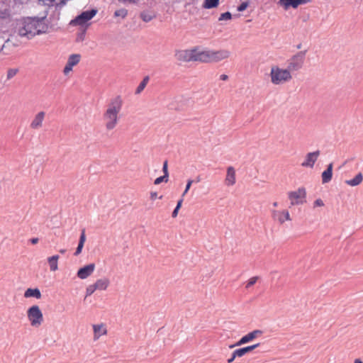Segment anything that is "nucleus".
Returning <instances> with one entry per match:
<instances>
[{
  "label": "nucleus",
  "instance_id": "obj_30",
  "mask_svg": "<svg viewBox=\"0 0 363 363\" xmlns=\"http://www.w3.org/2000/svg\"><path fill=\"white\" fill-rule=\"evenodd\" d=\"M258 279V277H251L247 281V284H246V286L245 287L247 289H249L250 288L251 286H252L254 284H255V283L257 282Z\"/></svg>",
  "mask_w": 363,
  "mask_h": 363
},
{
  "label": "nucleus",
  "instance_id": "obj_19",
  "mask_svg": "<svg viewBox=\"0 0 363 363\" xmlns=\"http://www.w3.org/2000/svg\"><path fill=\"white\" fill-rule=\"evenodd\" d=\"M94 269L95 264L94 263L87 264L78 270L77 277L81 279H85L92 274Z\"/></svg>",
  "mask_w": 363,
  "mask_h": 363
},
{
  "label": "nucleus",
  "instance_id": "obj_49",
  "mask_svg": "<svg viewBox=\"0 0 363 363\" xmlns=\"http://www.w3.org/2000/svg\"><path fill=\"white\" fill-rule=\"evenodd\" d=\"M353 363H363L361 359L357 358L354 360Z\"/></svg>",
  "mask_w": 363,
  "mask_h": 363
},
{
  "label": "nucleus",
  "instance_id": "obj_25",
  "mask_svg": "<svg viewBox=\"0 0 363 363\" xmlns=\"http://www.w3.org/2000/svg\"><path fill=\"white\" fill-rule=\"evenodd\" d=\"M85 241H86L85 230H83L81 233V235L79 238V242L78 246L77 247V250L74 252V255H78L82 252Z\"/></svg>",
  "mask_w": 363,
  "mask_h": 363
},
{
  "label": "nucleus",
  "instance_id": "obj_31",
  "mask_svg": "<svg viewBox=\"0 0 363 363\" xmlns=\"http://www.w3.org/2000/svg\"><path fill=\"white\" fill-rule=\"evenodd\" d=\"M168 182V177L167 175H163L162 177H157L155 181H154V184L155 185H158L160 184V183L162 182Z\"/></svg>",
  "mask_w": 363,
  "mask_h": 363
},
{
  "label": "nucleus",
  "instance_id": "obj_28",
  "mask_svg": "<svg viewBox=\"0 0 363 363\" xmlns=\"http://www.w3.org/2000/svg\"><path fill=\"white\" fill-rule=\"evenodd\" d=\"M97 290L95 284L89 285L86 289V296L92 295Z\"/></svg>",
  "mask_w": 363,
  "mask_h": 363
},
{
  "label": "nucleus",
  "instance_id": "obj_47",
  "mask_svg": "<svg viewBox=\"0 0 363 363\" xmlns=\"http://www.w3.org/2000/svg\"><path fill=\"white\" fill-rule=\"evenodd\" d=\"M157 194L156 192H152L150 194V197L152 199H154L155 198L157 197Z\"/></svg>",
  "mask_w": 363,
  "mask_h": 363
},
{
  "label": "nucleus",
  "instance_id": "obj_40",
  "mask_svg": "<svg viewBox=\"0 0 363 363\" xmlns=\"http://www.w3.org/2000/svg\"><path fill=\"white\" fill-rule=\"evenodd\" d=\"M162 170L164 172V175H167L169 177L168 170H167V162L165 161L163 164Z\"/></svg>",
  "mask_w": 363,
  "mask_h": 363
},
{
  "label": "nucleus",
  "instance_id": "obj_6",
  "mask_svg": "<svg viewBox=\"0 0 363 363\" xmlns=\"http://www.w3.org/2000/svg\"><path fill=\"white\" fill-rule=\"evenodd\" d=\"M306 51H301L293 55L288 61L287 69L289 72L299 70L304 63Z\"/></svg>",
  "mask_w": 363,
  "mask_h": 363
},
{
  "label": "nucleus",
  "instance_id": "obj_52",
  "mask_svg": "<svg viewBox=\"0 0 363 363\" xmlns=\"http://www.w3.org/2000/svg\"><path fill=\"white\" fill-rule=\"evenodd\" d=\"M200 181H201V179H200V177H198L196 178V182H199Z\"/></svg>",
  "mask_w": 363,
  "mask_h": 363
},
{
  "label": "nucleus",
  "instance_id": "obj_17",
  "mask_svg": "<svg viewBox=\"0 0 363 363\" xmlns=\"http://www.w3.org/2000/svg\"><path fill=\"white\" fill-rule=\"evenodd\" d=\"M320 154V152L319 150L308 153L306 155L304 161L301 163V166L303 167L313 168Z\"/></svg>",
  "mask_w": 363,
  "mask_h": 363
},
{
  "label": "nucleus",
  "instance_id": "obj_41",
  "mask_svg": "<svg viewBox=\"0 0 363 363\" xmlns=\"http://www.w3.org/2000/svg\"><path fill=\"white\" fill-rule=\"evenodd\" d=\"M6 43H8V41H4V39L0 38V52L3 50Z\"/></svg>",
  "mask_w": 363,
  "mask_h": 363
},
{
  "label": "nucleus",
  "instance_id": "obj_12",
  "mask_svg": "<svg viewBox=\"0 0 363 363\" xmlns=\"http://www.w3.org/2000/svg\"><path fill=\"white\" fill-rule=\"evenodd\" d=\"M236 170L233 166H228L226 168V174L223 181L224 185L230 187L236 184Z\"/></svg>",
  "mask_w": 363,
  "mask_h": 363
},
{
  "label": "nucleus",
  "instance_id": "obj_22",
  "mask_svg": "<svg viewBox=\"0 0 363 363\" xmlns=\"http://www.w3.org/2000/svg\"><path fill=\"white\" fill-rule=\"evenodd\" d=\"M24 297L25 298L34 297L37 299H40L41 298V293H40V291L37 288H35V289L29 288V289H26V291H25Z\"/></svg>",
  "mask_w": 363,
  "mask_h": 363
},
{
  "label": "nucleus",
  "instance_id": "obj_42",
  "mask_svg": "<svg viewBox=\"0 0 363 363\" xmlns=\"http://www.w3.org/2000/svg\"><path fill=\"white\" fill-rule=\"evenodd\" d=\"M179 210V209H177V208H174V210L173 211L172 214V216L173 218H176L177 216Z\"/></svg>",
  "mask_w": 363,
  "mask_h": 363
},
{
  "label": "nucleus",
  "instance_id": "obj_14",
  "mask_svg": "<svg viewBox=\"0 0 363 363\" xmlns=\"http://www.w3.org/2000/svg\"><path fill=\"white\" fill-rule=\"evenodd\" d=\"M174 56L176 60L181 62H193V49L178 50Z\"/></svg>",
  "mask_w": 363,
  "mask_h": 363
},
{
  "label": "nucleus",
  "instance_id": "obj_27",
  "mask_svg": "<svg viewBox=\"0 0 363 363\" xmlns=\"http://www.w3.org/2000/svg\"><path fill=\"white\" fill-rule=\"evenodd\" d=\"M148 81H149V77H145L143 79V81L140 83V84L138 85V86L137 87V89L135 90V94H139L140 93H141L144 90V89L145 88V86L147 84Z\"/></svg>",
  "mask_w": 363,
  "mask_h": 363
},
{
  "label": "nucleus",
  "instance_id": "obj_7",
  "mask_svg": "<svg viewBox=\"0 0 363 363\" xmlns=\"http://www.w3.org/2000/svg\"><path fill=\"white\" fill-rule=\"evenodd\" d=\"M288 197L291 206L302 204L306 201V189L304 187H301L296 191H290L288 193Z\"/></svg>",
  "mask_w": 363,
  "mask_h": 363
},
{
  "label": "nucleus",
  "instance_id": "obj_45",
  "mask_svg": "<svg viewBox=\"0 0 363 363\" xmlns=\"http://www.w3.org/2000/svg\"><path fill=\"white\" fill-rule=\"evenodd\" d=\"M119 1H121L124 4L125 3H135L137 0H118Z\"/></svg>",
  "mask_w": 363,
  "mask_h": 363
},
{
  "label": "nucleus",
  "instance_id": "obj_26",
  "mask_svg": "<svg viewBox=\"0 0 363 363\" xmlns=\"http://www.w3.org/2000/svg\"><path fill=\"white\" fill-rule=\"evenodd\" d=\"M220 0H205L203 4L204 9H213L218 6Z\"/></svg>",
  "mask_w": 363,
  "mask_h": 363
},
{
  "label": "nucleus",
  "instance_id": "obj_11",
  "mask_svg": "<svg viewBox=\"0 0 363 363\" xmlns=\"http://www.w3.org/2000/svg\"><path fill=\"white\" fill-rule=\"evenodd\" d=\"M262 334L263 332L262 330H255L242 337L241 339L235 345H230V348H233L235 346H240L248 343L255 340V338L260 337Z\"/></svg>",
  "mask_w": 363,
  "mask_h": 363
},
{
  "label": "nucleus",
  "instance_id": "obj_15",
  "mask_svg": "<svg viewBox=\"0 0 363 363\" xmlns=\"http://www.w3.org/2000/svg\"><path fill=\"white\" fill-rule=\"evenodd\" d=\"M308 2H310V0H279L278 4L284 10H288L289 8L296 9L298 6L308 4Z\"/></svg>",
  "mask_w": 363,
  "mask_h": 363
},
{
  "label": "nucleus",
  "instance_id": "obj_23",
  "mask_svg": "<svg viewBox=\"0 0 363 363\" xmlns=\"http://www.w3.org/2000/svg\"><path fill=\"white\" fill-rule=\"evenodd\" d=\"M59 255H53L48 258V262L50 265V269L52 272H55L58 269V259Z\"/></svg>",
  "mask_w": 363,
  "mask_h": 363
},
{
  "label": "nucleus",
  "instance_id": "obj_18",
  "mask_svg": "<svg viewBox=\"0 0 363 363\" xmlns=\"http://www.w3.org/2000/svg\"><path fill=\"white\" fill-rule=\"evenodd\" d=\"M92 328L94 332V340H97L101 336L107 335L108 330L105 323L94 324Z\"/></svg>",
  "mask_w": 363,
  "mask_h": 363
},
{
  "label": "nucleus",
  "instance_id": "obj_51",
  "mask_svg": "<svg viewBox=\"0 0 363 363\" xmlns=\"http://www.w3.org/2000/svg\"><path fill=\"white\" fill-rule=\"evenodd\" d=\"M66 252V250H60V252L64 254Z\"/></svg>",
  "mask_w": 363,
  "mask_h": 363
},
{
  "label": "nucleus",
  "instance_id": "obj_35",
  "mask_svg": "<svg viewBox=\"0 0 363 363\" xmlns=\"http://www.w3.org/2000/svg\"><path fill=\"white\" fill-rule=\"evenodd\" d=\"M233 352H234V357H241L245 354L244 350L242 348L235 350V351H233Z\"/></svg>",
  "mask_w": 363,
  "mask_h": 363
},
{
  "label": "nucleus",
  "instance_id": "obj_34",
  "mask_svg": "<svg viewBox=\"0 0 363 363\" xmlns=\"http://www.w3.org/2000/svg\"><path fill=\"white\" fill-rule=\"evenodd\" d=\"M259 346V343H257V344H255L253 345L242 347V349L244 350L245 354H247V353L252 351L253 350H255V348H257Z\"/></svg>",
  "mask_w": 363,
  "mask_h": 363
},
{
  "label": "nucleus",
  "instance_id": "obj_36",
  "mask_svg": "<svg viewBox=\"0 0 363 363\" xmlns=\"http://www.w3.org/2000/svg\"><path fill=\"white\" fill-rule=\"evenodd\" d=\"M17 72H18V70L16 69H9L8 72H7V78L8 79H11L12 77L16 76Z\"/></svg>",
  "mask_w": 363,
  "mask_h": 363
},
{
  "label": "nucleus",
  "instance_id": "obj_20",
  "mask_svg": "<svg viewBox=\"0 0 363 363\" xmlns=\"http://www.w3.org/2000/svg\"><path fill=\"white\" fill-rule=\"evenodd\" d=\"M97 290L106 291L110 286V280L106 277L97 279L94 282Z\"/></svg>",
  "mask_w": 363,
  "mask_h": 363
},
{
  "label": "nucleus",
  "instance_id": "obj_5",
  "mask_svg": "<svg viewBox=\"0 0 363 363\" xmlns=\"http://www.w3.org/2000/svg\"><path fill=\"white\" fill-rule=\"evenodd\" d=\"M97 13L96 9L83 11L81 14L72 19L69 25L72 26H80L86 28L89 24L88 22Z\"/></svg>",
  "mask_w": 363,
  "mask_h": 363
},
{
  "label": "nucleus",
  "instance_id": "obj_4",
  "mask_svg": "<svg viewBox=\"0 0 363 363\" xmlns=\"http://www.w3.org/2000/svg\"><path fill=\"white\" fill-rule=\"evenodd\" d=\"M27 318L33 328H39L44 321L43 314L38 305H33L26 311Z\"/></svg>",
  "mask_w": 363,
  "mask_h": 363
},
{
  "label": "nucleus",
  "instance_id": "obj_50",
  "mask_svg": "<svg viewBox=\"0 0 363 363\" xmlns=\"http://www.w3.org/2000/svg\"><path fill=\"white\" fill-rule=\"evenodd\" d=\"M272 205H273L274 207H277L278 206V203L277 201H275V202H274L272 203Z\"/></svg>",
  "mask_w": 363,
  "mask_h": 363
},
{
  "label": "nucleus",
  "instance_id": "obj_10",
  "mask_svg": "<svg viewBox=\"0 0 363 363\" xmlns=\"http://www.w3.org/2000/svg\"><path fill=\"white\" fill-rule=\"evenodd\" d=\"M82 56L80 54H72L68 57L67 63L63 69V74L68 76L72 71L73 67L77 66L81 61Z\"/></svg>",
  "mask_w": 363,
  "mask_h": 363
},
{
  "label": "nucleus",
  "instance_id": "obj_38",
  "mask_svg": "<svg viewBox=\"0 0 363 363\" xmlns=\"http://www.w3.org/2000/svg\"><path fill=\"white\" fill-rule=\"evenodd\" d=\"M249 6L248 2L245 1L240 4V5L238 7L237 10L238 11H245Z\"/></svg>",
  "mask_w": 363,
  "mask_h": 363
},
{
  "label": "nucleus",
  "instance_id": "obj_33",
  "mask_svg": "<svg viewBox=\"0 0 363 363\" xmlns=\"http://www.w3.org/2000/svg\"><path fill=\"white\" fill-rule=\"evenodd\" d=\"M140 17L145 22H149L153 18V16L152 15L145 12L140 14Z\"/></svg>",
  "mask_w": 363,
  "mask_h": 363
},
{
  "label": "nucleus",
  "instance_id": "obj_46",
  "mask_svg": "<svg viewBox=\"0 0 363 363\" xmlns=\"http://www.w3.org/2000/svg\"><path fill=\"white\" fill-rule=\"evenodd\" d=\"M182 202H183V199H181L180 200L178 201L177 206H176V208L177 209H179L181 208V206L182 205Z\"/></svg>",
  "mask_w": 363,
  "mask_h": 363
},
{
  "label": "nucleus",
  "instance_id": "obj_13",
  "mask_svg": "<svg viewBox=\"0 0 363 363\" xmlns=\"http://www.w3.org/2000/svg\"><path fill=\"white\" fill-rule=\"evenodd\" d=\"M193 49V62L208 63V50H202L199 47Z\"/></svg>",
  "mask_w": 363,
  "mask_h": 363
},
{
  "label": "nucleus",
  "instance_id": "obj_37",
  "mask_svg": "<svg viewBox=\"0 0 363 363\" xmlns=\"http://www.w3.org/2000/svg\"><path fill=\"white\" fill-rule=\"evenodd\" d=\"M192 183H193V180H191V179H189L187 181V183H186V188H185V189H184V192L182 194V196H184L187 194V192L189 191V190L191 188V186Z\"/></svg>",
  "mask_w": 363,
  "mask_h": 363
},
{
  "label": "nucleus",
  "instance_id": "obj_1",
  "mask_svg": "<svg viewBox=\"0 0 363 363\" xmlns=\"http://www.w3.org/2000/svg\"><path fill=\"white\" fill-rule=\"evenodd\" d=\"M16 29L19 36L30 40L48 33L49 26L44 18L24 17L17 21Z\"/></svg>",
  "mask_w": 363,
  "mask_h": 363
},
{
  "label": "nucleus",
  "instance_id": "obj_21",
  "mask_svg": "<svg viewBox=\"0 0 363 363\" xmlns=\"http://www.w3.org/2000/svg\"><path fill=\"white\" fill-rule=\"evenodd\" d=\"M333 163H330L328 165L327 169L322 173V182L323 184L328 183L333 177Z\"/></svg>",
  "mask_w": 363,
  "mask_h": 363
},
{
  "label": "nucleus",
  "instance_id": "obj_3",
  "mask_svg": "<svg viewBox=\"0 0 363 363\" xmlns=\"http://www.w3.org/2000/svg\"><path fill=\"white\" fill-rule=\"evenodd\" d=\"M270 82L274 85H283L289 82L293 76L289 69L277 65L272 66L269 72Z\"/></svg>",
  "mask_w": 363,
  "mask_h": 363
},
{
  "label": "nucleus",
  "instance_id": "obj_2",
  "mask_svg": "<svg viewBox=\"0 0 363 363\" xmlns=\"http://www.w3.org/2000/svg\"><path fill=\"white\" fill-rule=\"evenodd\" d=\"M123 103L121 97L118 96L112 99L108 104L102 116L104 125L106 130H112L117 126Z\"/></svg>",
  "mask_w": 363,
  "mask_h": 363
},
{
  "label": "nucleus",
  "instance_id": "obj_16",
  "mask_svg": "<svg viewBox=\"0 0 363 363\" xmlns=\"http://www.w3.org/2000/svg\"><path fill=\"white\" fill-rule=\"evenodd\" d=\"M45 118V111H39L37 113L33 118L32 119L30 123V128L32 130H38L41 128L43 125V122Z\"/></svg>",
  "mask_w": 363,
  "mask_h": 363
},
{
  "label": "nucleus",
  "instance_id": "obj_44",
  "mask_svg": "<svg viewBox=\"0 0 363 363\" xmlns=\"http://www.w3.org/2000/svg\"><path fill=\"white\" fill-rule=\"evenodd\" d=\"M38 238H33L32 239L30 240V242L33 244V245H35L38 242Z\"/></svg>",
  "mask_w": 363,
  "mask_h": 363
},
{
  "label": "nucleus",
  "instance_id": "obj_29",
  "mask_svg": "<svg viewBox=\"0 0 363 363\" xmlns=\"http://www.w3.org/2000/svg\"><path fill=\"white\" fill-rule=\"evenodd\" d=\"M128 14V11L125 9H121L116 10L114 13V16L116 17H121L123 18H125Z\"/></svg>",
  "mask_w": 363,
  "mask_h": 363
},
{
  "label": "nucleus",
  "instance_id": "obj_32",
  "mask_svg": "<svg viewBox=\"0 0 363 363\" xmlns=\"http://www.w3.org/2000/svg\"><path fill=\"white\" fill-rule=\"evenodd\" d=\"M232 18V15L230 12H225L223 13H221V15L219 17V21H228L230 20Z\"/></svg>",
  "mask_w": 363,
  "mask_h": 363
},
{
  "label": "nucleus",
  "instance_id": "obj_8",
  "mask_svg": "<svg viewBox=\"0 0 363 363\" xmlns=\"http://www.w3.org/2000/svg\"><path fill=\"white\" fill-rule=\"evenodd\" d=\"M230 52L228 50H208V63L219 62L230 57Z\"/></svg>",
  "mask_w": 363,
  "mask_h": 363
},
{
  "label": "nucleus",
  "instance_id": "obj_48",
  "mask_svg": "<svg viewBox=\"0 0 363 363\" xmlns=\"http://www.w3.org/2000/svg\"><path fill=\"white\" fill-rule=\"evenodd\" d=\"M228 76H227L226 74H222V75L220 76V79H221V80H224V81H225V80H227V79H228Z\"/></svg>",
  "mask_w": 363,
  "mask_h": 363
},
{
  "label": "nucleus",
  "instance_id": "obj_43",
  "mask_svg": "<svg viewBox=\"0 0 363 363\" xmlns=\"http://www.w3.org/2000/svg\"><path fill=\"white\" fill-rule=\"evenodd\" d=\"M237 357H234V352L232 353V356L227 360L228 363H232Z\"/></svg>",
  "mask_w": 363,
  "mask_h": 363
},
{
  "label": "nucleus",
  "instance_id": "obj_39",
  "mask_svg": "<svg viewBox=\"0 0 363 363\" xmlns=\"http://www.w3.org/2000/svg\"><path fill=\"white\" fill-rule=\"evenodd\" d=\"M324 206V202L322 199H318L313 203V207H322Z\"/></svg>",
  "mask_w": 363,
  "mask_h": 363
},
{
  "label": "nucleus",
  "instance_id": "obj_9",
  "mask_svg": "<svg viewBox=\"0 0 363 363\" xmlns=\"http://www.w3.org/2000/svg\"><path fill=\"white\" fill-rule=\"evenodd\" d=\"M272 218L278 222L279 224H283L286 221H291V218L288 210H271Z\"/></svg>",
  "mask_w": 363,
  "mask_h": 363
},
{
  "label": "nucleus",
  "instance_id": "obj_24",
  "mask_svg": "<svg viewBox=\"0 0 363 363\" xmlns=\"http://www.w3.org/2000/svg\"><path fill=\"white\" fill-rule=\"evenodd\" d=\"M363 180V176H362V173H358L354 179H350V180H346L345 181V183L349 185V186H357L359 184H360L362 183Z\"/></svg>",
  "mask_w": 363,
  "mask_h": 363
}]
</instances>
